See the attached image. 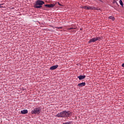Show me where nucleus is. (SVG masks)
Returning <instances> with one entry per match:
<instances>
[{
    "mask_svg": "<svg viewBox=\"0 0 124 124\" xmlns=\"http://www.w3.org/2000/svg\"><path fill=\"white\" fill-rule=\"evenodd\" d=\"M122 67H124V63H123L122 65Z\"/></svg>",
    "mask_w": 124,
    "mask_h": 124,
    "instance_id": "obj_16",
    "label": "nucleus"
},
{
    "mask_svg": "<svg viewBox=\"0 0 124 124\" xmlns=\"http://www.w3.org/2000/svg\"><path fill=\"white\" fill-rule=\"evenodd\" d=\"M70 116H72V112L69 111H63L56 114L55 117L57 118H68V117H70Z\"/></svg>",
    "mask_w": 124,
    "mask_h": 124,
    "instance_id": "obj_1",
    "label": "nucleus"
},
{
    "mask_svg": "<svg viewBox=\"0 0 124 124\" xmlns=\"http://www.w3.org/2000/svg\"><path fill=\"white\" fill-rule=\"evenodd\" d=\"M108 19L112 20V21H115V17H114V16H109Z\"/></svg>",
    "mask_w": 124,
    "mask_h": 124,
    "instance_id": "obj_11",
    "label": "nucleus"
},
{
    "mask_svg": "<svg viewBox=\"0 0 124 124\" xmlns=\"http://www.w3.org/2000/svg\"><path fill=\"white\" fill-rule=\"evenodd\" d=\"M82 8L83 9H86L87 10H93L95 9V7H94L87 6H83Z\"/></svg>",
    "mask_w": 124,
    "mask_h": 124,
    "instance_id": "obj_5",
    "label": "nucleus"
},
{
    "mask_svg": "<svg viewBox=\"0 0 124 124\" xmlns=\"http://www.w3.org/2000/svg\"><path fill=\"white\" fill-rule=\"evenodd\" d=\"M119 3L121 5H122V6H123V7H124V3L123 2V0H120Z\"/></svg>",
    "mask_w": 124,
    "mask_h": 124,
    "instance_id": "obj_12",
    "label": "nucleus"
},
{
    "mask_svg": "<svg viewBox=\"0 0 124 124\" xmlns=\"http://www.w3.org/2000/svg\"><path fill=\"white\" fill-rule=\"evenodd\" d=\"M43 9L44 10H47V9H46V7H43Z\"/></svg>",
    "mask_w": 124,
    "mask_h": 124,
    "instance_id": "obj_15",
    "label": "nucleus"
},
{
    "mask_svg": "<svg viewBox=\"0 0 124 124\" xmlns=\"http://www.w3.org/2000/svg\"><path fill=\"white\" fill-rule=\"evenodd\" d=\"M58 67H59V65H56L51 66L50 67L49 69L50 70H55V69H57V68H58Z\"/></svg>",
    "mask_w": 124,
    "mask_h": 124,
    "instance_id": "obj_7",
    "label": "nucleus"
},
{
    "mask_svg": "<svg viewBox=\"0 0 124 124\" xmlns=\"http://www.w3.org/2000/svg\"><path fill=\"white\" fill-rule=\"evenodd\" d=\"M42 110L40 107L35 108L31 111V114H40Z\"/></svg>",
    "mask_w": 124,
    "mask_h": 124,
    "instance_id": "obj_3",
    "label": "nucleus"
},
{
    "mask_svg": "<svg viewBox=\"0 0 124 124\" xmlns=\"http://www.w3.org/2000/svg\"><path fill=\"white\" fill-rule=\"evenodd\" d=\"M21 114H28V110L27 109H24L20 111Z\"/></svg>",
    "mask_w": 124,
    "mask_h": 124,
    "instance_id": "obj_10",
    "label": "nucleus"
},
{
    "mask_svg": "<svg viewBox=\"0 0 124 124\" xmlns=\"http://www.w3.org/2000/svg\"><path fill=\"white\" fill-rule=\"evenodd\" d=\"M56 4H45V6L46 7H48V8H51L52 7H54Z\"/></svg>",
    "mask_w": 124,
    "mask_h": 124,
    "instance_id": "obj_6",
    "label": "nucleus"
},
{
    "mask_svg": "<svg viewBox=\"0 0 124 124\" xmlns=\"http://www.w3.org/2000/svg\"><path fill=\"white\" fill-rule=\"evenodd\" d=\"M97 40L100 41V40H101V37H96L95 38H92L89 41L88 43H92V42H95V41H97Z\"/></svg>",
    "mask_w": 124,
    "mask_h": 124,
    "instance_id": "obj_4",
    "label": "nucleus"
},
{
    "mask_svg": "<svg viewBox=\"0 0 124 124\" xmlns=\"http://www.w3.org/2000/svg\"><path fill=\"white\" fill-rule=\"evenodd\" d=\"M78 78L79 80H83V79H85V78H86V76L80 75L78 77Z\"/></svg>",
    "mask_w": 124,
    "mask_h": 124,
    "instance_id": "obj_9",
    "label": "nucleus"
},
{
    "mask_svg": "<svg viewBox=\"0 0 124 124\" xmlns=\"http://www.w3.org/2000/svg\"><path fill=\"white\" fill-rule=\"evenodd\" d=\"M1 5H3V3L0 4V8H1V7H3L2 6H1Z\"/></svg>",
    "mask_w": 124,
    "mask_h": 124,
    "instance_id": "obj_14",
    "label": "nucleus"
},
{
    "mask_svg": "<svg viewBox=\"0 0 124 124\" xmlns=\"http://www.w3.org/2000/svg\"><path fill=\"white\" fill-rule=\"evenodd\" d=\"M78 87H79V88H81V87H84V86H86V83L82 82L81 83H78Z\"/></svg>",
    "mask_w": 124,
    "mask_h": 124,
    "instance_id": "obj_8",
    "label": "nucleus"
},
{
    "mask_svg": "<svg viewBox=\"0 0 124 124\" xmlns=\"http://www.w3.org/2000/svg\"><path fill=\"white\" fill-rule=\"evenodd\" d=\"M45 4V2H44V1L41 0H37L34 4V8L41 9V8H42V5Z\"/></svg>",
    "mask_w": 124,
    "mask_h": 124,
    "instance_id": "obj_2",
    "label": "nucleus"
},
{
    "mask_svg": "<svg viewBox=\"0 0 124 124\" xmlns=\"http://www.w3.org/2000/svg\"><path fill=\"white\" fill-rule=\"evenodd\" d=\"M69 30L70 31H74V30H75V28H71L69 29Z\"/></svg>",
    "mask_w": 124,
    "mask_h": 124,
    "instance_id": "obj_13",
    "label": "nucleus"
}]
</instances>
